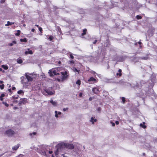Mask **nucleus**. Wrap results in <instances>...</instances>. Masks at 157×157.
I'll return each instance as SVG.
<instances>
[{
    "label": "nucleus",
    "mask_w": 157,
    "mask_h": 157,
    "mask_svg": "<svg viewBox=\"0 0 157 157\" xmlns=\"http://www.w3.org/2000/svg\"><path fill=\"white\" fill-rule=\"evenodd\" d=\"M58 146L62 148L66 147L67 148L72 149L74 148V146L73 144H70L63 142L60 143L58 144Z\"/></svg>",
    "instance_id": "1"
},
{
    "label": "nucleus",
    "mask_w": 157,
    "mask_h": 157,
    "mask_svg": "<svg viewBox=\"0 0 157 157\" xmlns=\"http://www.w3.org/2000/svg\"><path fill=\"white\" fill-rule=\"evenodd\" d=\"M60 78H57V80L58 81H63L64 80H66L68 77L69 75L68 74L67 72V71L64 72H61Z\"/></svg>",
    "instance_id": "2"
},
{
    "label": "nucleus",
    "mask_w": 157,
    "mask_h": 157,
    "mask_svg": "<svg viewBox=\"0 0 157 157\" xmlns=\"http://www.w3.org/2000/svg\"><path fill=\"white\" fill-rule=\"evenodd\" d=\"M15 132L12 129H9L5 132V134L9 137H12L15 134Z\"/></svg>",
    "instance_id": "3"
},
{
    "label": "nucleus",
    "mask_w": 157,
    "mask_h": 157,
    "mask_svg": "<svg viewBox=\"0 0 157 157\" xmlns=\"http://www.w3.org/2000/svg\"><path fill=\"white\" fill-rule=\"evenodd\" d=\"M50 76L51 77L53 76L54 75H59L60 74L58 72V71L57 70H54L52 71L49 70Z\"/></svg>",
    "instance_id": "4"
},
{
    "label": "nucleus",
    "mask_w": 157,
    "mask_h": 157,
    "mask_svg": "<svg viewBox=\"0 0 157 157\" xmlns=\"http://www.w3.org/2000/svg\"><path fill=\"white\" fill-rule=\"evenodd\" d=\"M27 100L26 98H21L20 100L18 105H20L22 104H24L27 102Z\"/></svg>",
    "instance_id": "5"
},
{
    "label": "nucleus",
    "mask_w": 157,
    "mask_h": 157,
    "mask_svg": "<svg viewBox=\"0 0 157 157\" xmlns=\"http://www.w3.org/2000/svg\"><path fill=\"white\" fill-rule=\"evenodd\" d=\"M93 92L95 94H98L100 92L99 90L96 87H94L92 89Z\"/></svg>",
    "instance_id": "6"
},
{
    "label": "nucleus",
    "mask_w": 157,
    "mask_h": 157,
    "mask_svg": "<svg viewBox=\"0 0 157 157\" xmlns=\"http://www.w3.org/2000/svg\"><path fill=\"white\" fill-rule=\"evenodd\" d=\"M45 91L46 92V93H47L48 94L52 95L53 94L55 93V91H51L48 89H46L45 90Z\"/></svg>",
    "instance_id": "7"
},
{
    "label": "nucleus",
    "mask_w": 157,
    "mask_h": 157,
    "mask_svg": "<svg viewBox=\"0 0 157 157\" xmlns=\"http://www.w3.org/2000/svg\"><path fill=\"white\" fill-rule=\"evenodd\" d=\"M88 81L89 82L92 81L93 82L95 83H96L97 82L96 79L93 77H90V78L88 80Z\"/></svg>",
    "instance_id": "8"
},
{
    "label": "nucleus",
    "mask_w": 157,
    "mask_h": 157,
    "mask_svg": "<svg viewBox=\"0 0 157 157\" xmlns=\"http://www.w3.org/2000/svg\"><path fill=\"white\" fill-rule=\"evenodd\" d=\"M25 77L27 79V80H28V81L29 82V81H31L33 80V78L30 76L29 75H27V74L25 75Z\"/></svg>",
    "instance_id": "9"
},
{
    "label": "nucleus",
    "mask_w": 157,
    "mask_h": 157,
    "mask_svg": "<svg viewBox=\"0 0 157 157\" xmlns=\"http://www.w3.org/2000/svg\"><path fill=\"white\" fill-rule=\"evenodd\" d=\"M19 146L20 144H17L16 145L14 146L12 148V149L13 150H16L18 149Z\"/></svg>",
    "instance_id": "10"
},
{
    "label": "nucleus",
    "mask_w": 157,
    "mask_h": 157,
    "mask_svg": "<svg viewBox=\"0 0 157 157\" xmlns=\"http://www.w3.org/2000/svg\"><path fill=\"white\" fill-rule=\"evenodd\" d=\"M28 50H29V51H26L25 52V55H27L28 54H30L31 55L33 54V52L32 50H30L29 49H28Z\"/></svg>",
    "instance_id": "11"
},
{
    "label": "nucleus",
    "mask_w": 157,
    "mask_h": 157,
    "mask_svg": "<svg viewBox=\"0 0 157 157\" xmlns=\"http://www.w3.org/2000/svg\"><path fill=\"white\" fill-rule=\"evenodd\" d=\"M118 71L119 73H117L116 74V75L117 76H119V77H120L122 75V73H121L122 70L121 69H119Z\"/></svg>",
    "instance_id": "12"
},
{
    "label": "nucleus",
    "mask_w": 157,
    "mask_h": 157,
    "mask_svg": "<svg viewBox=\"0 0 157 157\" xmlns=\"http://www.w3.org/2000/svg\"><path fill=\"white\" fill-rule=\"evenodd\" d=\"M14 22H10V21H8L7 22V23L5 25L6 26H8L9 25H10L13 24H14Z\"/></svg>",
    "instance_id": "13"
},
{
    "label": "nucleus",
    "mask_w": 157,
    "mask_h": 157,
    "mask_svg": "<svg viewBox=\"0 0 157 157\" xmlns=\"http://www.w3.org/2000/svg\"><path fill=\"white\" fill-rule=\"evenodd\" d=\"M149 58L148 57V55H147L145 57H142L140 58V59H142L147 60Z\"/></svg>",
    "instance_id": "14"
},
{
    "label": "nucleus",
    "mask_w": 157,
    "mask_h": 157,
    "mask_svg": "<svg viewBox=\"0 0 157 157\" xmlns=\"http://www.w3.org/2000/svg\"><path fill=\"white\" fill-rule=\"evenodd\" d=\"M1 67L6 70H7L8 68V67L6 65H2Z\"/></svg>",
    "instance_id": "15"
},
{
    "label": "nucleus",
    "mask_w": 157,
    "mask_h": 157,
    "mask_svg": "<svg viewBox=\"0 0 157 157\" xmlns=\"http://www.w3.org/2000/svg\"><path fill=\"white\" fill-rule=\"evenodd\" d=\"M90 121L92 122V124H94V122H96L97 121V119H94L93 117H91Z\"/></svg>",
    "instance_id": "16"
},
{
    "label": "nucleus",
    "mask_w": 157,
    "mask_h": 157,
    "mask_svg": "<svg viewBox=\"0 0 157 157\" xmlns=\"http://www.w3.org/2000/svg\"><path fill=\"white\" fill-rule=\"evenodd\" d=\"M87 31V29H85L83 30L82 33L81 34V35L82 36H83L84 35H85L86 33V32Z\"/></svg>",
    "instance_id": "17"
},
{
    "label": "nucleus",
    "mask_w": 157,
    "mask_h": 157,
    "mask_svg": "<svg viewBox=\"0 0 157 157\" xmlns=\"http://www.w3.org/2000/svg\"><path fill=\"white\" fill-rule=\"evenodd\" d=\"M143 124H140V126L143 128H146V126L145 125V123L144 122H143Z\"/></svg>",
    "instance_id": "18"
},
{
    "label": "nucleus",
    "mask_w": 157,
    "mask_h": 157,
    "mask_svg": "<svg viewBox=\"0 0 157 157\" xmlns=\"http://www.w3.org/2000/svg\"><path fill=\"white\" fill-rule=\"evenodd\" d=\"M50 102L54 106H56L57 105V103L56 102L54 101L53 100H51Z\"/></svg>",
    "instance_id": "19"
},
{
    "label": "nucleus",
    "mask_w": 157,
    "mask_h": 157,
    "mask_svg": "<svg viewBox=\"0 0 157 157\" xmlns=\"http://www.w3.org/2000/svg\"><path fill=\"white\" fill-rule=\"evenodd\" d=\"M20 41L21 42H26L27 41V39L25 38L24 39H20Z\"/></svg>",
    "instance_id": "20"
},
{
    "label": "nucleus",
    "mask_w": 157,
    "mask_h": 157,
    "mask_svg": "<svg viewBox=\"0 0 157 157\" xmlns=\"http://www.w3.org/2000/svg\"><path fill=\"white\" fill-rule=\"evenodd\" d=\"M106 50H103V53H102V55L103 56V57L104 58H105V55L106 54V53L105 52Z\"/></svg>",
    "instance_id": "21"
},
{
    "label": "nucleus",
    "mask_w": 157,
    "mask_h": 157,
    "mask_svg": "<svg viewBox=\"0 0 157 157\" xmlns=\"http://www.w3.org/2000/svg\"><path fill=\"white\" fill-rule=\"evenodd\" d=\"M17 63L19 64H21L22 63L23 61L21 59H17Z\"/></svg>",
    "instance_id": "22"
},
{
    "label": "nucleus",
    "mask_w": 157,
    "mask_h": 157,
    "mask_svg": "<svg viewBox=\"0 0 157 157\" xmlns=\"http://www.w3.org/2000/svg\"><path fill=\"white\" fill-rule=\"evenodd\" d=\"M4 96L5 94H2L0 96V100L1 101H2L3 99V97Z\"/></svg>",
    "instance_id": "23"
},
{
    "label": "nucleus",
    "mask_w": 157,
    "mask_h": 157,
    "mask_svg": "<svg viewBox=\"0 0 157 157\" xmlns=\"http://www.w3.org/2000/svg\"><path fill=\"white\" fill-rule=\"evenodd\" d=\"M17 93L18 94H20L24 93V91L22 90H20L17 91Z\"/></svg>",
    "instance_id": "24"
},
{
    "label": "nucleus",
    "mask_w": 157,
    "mask_h": 157,
    "mask_svg": "<svg viewBox=\"0 0 157 157\" xmlns=\"http://www.w3.org/2000/svg\"><path fill=\"white\" fill-rule=\"evenodd\" d=\"M76 83L79 86L81 84V81L79 79L76 82Z\"/></svg>",
    "instance_id": "25"
},
{
    "label": "nucleus",
    "mask_w": 157,
    "mask_h": 157,
    "mask_svg": "<svg viewBox=\"0 0 157 157\" xmlns=\"http://www.w3.org/2000/svg\"><path fill=\"white\" fill-rule=\"evenodd\" d=\"M21 31L19 30L17 31V32L15 33V35L17 36H19L20 33Z\"/></svg>",
    "instance_id": "26"
},
{
    "label": "nucleus",
    "mask_w": 157,
    "mask_h": 157,
    "mask_svg": "<svg viewBox=\"0 0 157 157\" xmlns=\"http://www.w3.org/2000/svg\"><path fill=\"white\" fill-rule=\"evenodd\" d=\"M136 18L138 19H142V17L141 16L139 15H137L136 16Z\"/></svg>",
    "instance_id": "27"
},
{
    "label": "nucleus",
    "mask_w": 157,
    "mask_h": 157,
    "mask_svg": "<svg viewBox=\"0 0 157 157\" xmlns=\"http://www.w3.org/2000/svg\"><path fill=\"white\" fill-rule=\"evenodd\" d=\"M73 71L75 72H77L78 74L79 73L80 70H78L77 68H75L73 70Z\"/></svg>",
    "instance_id": "28"
},
{
    "label": "nucleus",
    "mask_w": 157,
    "mask_h": 157,
    "mask_svg": "<svg viewBox=\"0 0 157 157\" xmlns=\"http://www.w3.org/2000/svg\"><path fill=\"white\" fill-rule=\"evenodd\" d=\"M121 99L122 100L123 103L124 104L125 101V98L124 97H122V98Z\"/></svg>",
    "instance_id": "29"
},
{
    "label": "nucleus",
    "mask_w": 157,
    "mask_h": 157,
    "mask_svg": "<svg viewBox=\"0 0 157 157\" xmlns=\"http://www.w3.org/2000/svg\"><path fill=\"white\" fill-rule=\"evenodd\" d=\"M39 31L40 32V33H43V30L42 29L41 27H40L38 28Z\"/></svg>",
    "instance_id": "30"
},
{
    "label": "nucleus",
    "mask_w": 157,
    "mask_h": 157,
    "mask_svg": "<svg viewBox=\"0 0 157 157\" xmlns=\"http://www.w3.org/2000/svg\"><path fill=\"white\" fill-rule=\"evenodd\" d=\"M2 103L3 104H4L6 106V107H8L9 106V104H7V103H6V102H5L4 101H3L2 102Z\"/></svg>",
    "instance_id": "31"
},
{
    "label": "nucleus",
    "mask_w": 157,
    "mask_h": 157,
    "mask_svg": "<svg viewBox=\"0 0 157 157\" xmlns=\"http://www.w3.org/2000/svg\"><path fill=\"white\" fill-rule=\"evenodd\" d=\"M53 39V37L52 36H49V38H48V39L51 41Z\"/></svg>",
    "instance_id": "32"
},
{
    "label": "nucleus",
    "mask_w": 157,
    "mask_h": 157,
    "mask_svg": "<svg viewBox=\"0 0 157 157\" xmlns=\"http://www.w3.org/2000/svg\"><path fill=\"white\" fill-rule=\"evenodd\" d=\"M4 85L3 84L0 85V88L2 90L4 89Z\"/></svg>",
    "instance_id": "33"
},
{
    "label": "nucleus",
    "mask_w": 157,
    "mask_h": 157,
    "mask_svg": "<svg viewBox=\"0 0 157 157\" xmlns=\"http://www.w3.org/2000/svg\"><path fill=\"white\" fill-rule=\"evenodd\" d=\"M18 96L17 95L16 96H13L12 97V98L13 99H17L18 98Z\"/></svg>",
    "instance_id": "34"
},
{
    "label": "nucleus",
    "mask_w": 157,
    "mask_h": 157,
    "mask_svg": "<svg viewBox=\"0 0 157 157\" xmlns=\"http://www.w3.org/2000/svg\"><path fill=\"white\" fill-rule=\"evenodd\" d=\"M70 58L72 59H73L74 58V56H73L72 53H71L70 54Z\"/></svg>",
    "instance_id": "35"
},
{
    "label": "nucleus",
    "mask_w": 157,
    "mask_h": 157,
    "mask_svg": "<svg viewBox=\"0 0 157 157\" xmlns=\"http://www.w3.org/2000/svg\"><path fill=\"white\" fill-rule=\"evenodd\" d=\"M101 107H99L97 109V111L99 112H100L101 111Z\"/></svg>",
    "instance_id": "36"
},
{
    "label": "nucleus",
    "mask_w": 157,
    "mask_h": 157,
    "mask_svg": "<svg viewBox=\"0 0 157 157\" xmlns=\"http://www.w3.org/2000/svg\"><path fill=\"white\" fill-rule=\"evenodd\" d=\"M58 148L56 151V152H55V154H56V155H58Z\"/></svg>",
    "instance_id": "37"
},
{
    "label": "nucleus",
    "mask_w": 157,
    "mask_h": 157,
    "mask_svg": "<svg viewBox=\"0 0 157 157\" xmlns=\"http://www.w3.org/2000/svg\"><path fill=\"white\" fill-rule=\"evenodd\" d=\"M5 0H0V2L1 3H3L5 2Z\"/></svg>",
    "instance_id": "38"
},
{
    "label": "nucleus",
    "mask_w": 157,
    "mask_h": 157,
    "mask_svg": "<svg viewBox=\"0 0 157 157\" xmlns=\"http://www.w3.org/2000/svg\"><path fill=\"white\" fill-rule=\"evenodd\" d=\"M68 109V108H64L63 109V110L64 111H65L66 110H67Z\"/></svg>",
    "instance_id": "39"
},
{
    "label": "nucleus",
    "mask_w": 157,
    "mask_h": 157,
    "mask_svg": "<svg viewBox=\"0 0 157 157\" xmlns=\"http://www.w3.org/2000/svg\"><path fill=\"white\" fill-rule=\"evenodd\" d=\"M8 90L10 93H12V92L11 89H8Z\"/></svg>",
    "instance_id": "40"
},
{
    "label": "nucleus",
    "mask_w": 157,
    "mask_h": 157,
    "mask_svg": "<svg viewBox=\"0 0 157 157\" xmlns=\"http://www.w3.org/2000/svg\"><path fill=\"white\" fill-rule=\"evenodd\" d=\"M82 93H80L79 94V96L80 97H82Z\"/></svg>",
    "instance_id": "41"
},
{
    "label": "nucleus",
    "mask_w": 157,
    "mask_h": 157,
    "mask_svg": "<svg viewBox=\"0 0 157 157\" xmlns=\"http://www.w3.org/2000/svg\"><path fill=\"white\" fill-rule=\"evenodd\" d=\"M111 123L112 124L113 126H115V124L114 123L111 122Z\"/></svg>",
    "instance_id": "42"
},
{
    "label": "nucleus",
    "mask_w": 157,
    "mask_h": 157,
    "mask_svg": "<svg viewBox=\"0 0 157 157\" xmlns=\"http://www.w3.org/2000/svg\"><path fill=\"white\" fill-rule=\"evenodd\" d=\"M115 123L116 124H119V122L118 121H115Z\"/></svg>",
    "instance_id": "43"
},
{
    "label": "nucleus",
    "mask_w": 157,
    "mask_h": 157,
    "mask_svg": "<svg viewBox=\"0 0 157 157\" xmlns=\"http://www.w3.org/2000/svg\"><path fill=\"white\" fill-rule=\"evenodd\" d=\"M97 40H94V41L93 42V44H96V43H97Z\"/></svg>",
    "instance_id": "44"
},
{
    "label": "nucleus",
    "mask_w": 157,
    "mask_h": 157,
    "mask_svg": "<svg viewBox=\"0 0 157 157\" xmlns=\"http://www.w3.org/2000/svg\"><path fill=\"white\" fill-rule=\"evenodd\" d=\"M0 71H2L3 72H5V71L4 70H2V69L1 68H0Z\"/></svg>",
    "instance_id": "45"
},
{
    "label": "nucleus",
    "mask_w": 157,
    "mask_h": 157,
    "mask_svg": "<svg viewBox=\"0 0 157 157\" xmlns=\"http://www.w3.org/2000/svg\"><path fill=\"white\" fill-rule=\"evenodd\" d=\"M32 134H33L34 135H35L36 134V132H33V133H30V135H31Z\"/></svg>",
    "instance_id": "46"
},
{
    "label": "nucleus",
    "mask_w": 157,
    "mask_h": 157,
    "mask_svg": "<svg viewBox=\"0 0 157 157\" xmlns=\"http://www.w3.org/2000/svg\"><path fill=\"white\" fill-rule=\"evenodd\" d=\"M35 31V30L34 28H33L31 29V31L33 32H34Z\"/></svg>",
    "instance_id": "47"
},
{
    "label": "nucleus",
    "mask_w": 157,
    "mask_h": 157,
    "mask_svg": "<svg viewBox=\"0 0 157 157\" xmlns=\"http://www.w3.org/2000/svg\"><path fill=\"white\" fill-rule=\"evenodd\" d=\"M12 89L13 90H14L16 89V88L14 86H13L12 87Z\"/></svg>",
    "instance_id": "48"
},
{
    "label": "nucleus",
    "mask_w": 157,
    "mask_h": 157,
    "mask_svg": "<svg viewBox=\"0 0 157 157\" xmlns=\"http://www.w3.org/2000/svg\"><path fill=\"white\" fill-rule=\"evenodd\" d=\"M92 97H90V98H89V100L90 101H91L92 100Z\"/></svg>",
    "instance_id": "49"
},
{
    "label": "nucleus",
    "mask_w": 157,
    "mask_h": 157,
    "mask_svg": "<svg viewBox=\"0 0 157 157\" xmlns=\"http://www.w3.org/2000/svg\"><path fill=\"white\" fill-rule=\"evenodd\" d=\"M55 116L56 117H58V114L57 113L55 114Z\"/></svg>",
    "instance_id": "50"
},
{
    "label": "nucleus",
    "mask_w": 157,
    "mask_h": 157,
    "mask_svg": "<svg viewBox=\"0 0 157 157\" xmlns=\"http://www.w3.org/2000/svg\"><path fill=\"white\" fill-rule=\"evenodd\" d=\"M13 109H18V108L17 107H14L13 108Z\"/></svg>",
    "instance_id": "51"
},
{
    "label": "nucleus",
    "mask_w": 157,
    "mask_h": 157,
    "mask_svg": "<svg viewBox=\"0 0 157 157\" xmlns=\"http://www.w3.org/2000/svg\"><path fill=\"white\" fill-rule=\"evenodd\" d=\"M91 73L94 74L96 73V72L94 71H92Z\"/></svg>",
    "instance_id": "52"
},
{
    "label": "nucleus",
    "mask_w": 157,
    "mask_h": 157,
    "mask_svg": "<svg viewBox=\"0 0 157 157\" xmlns=\"http://www.w3.org/2000/svg\"><path fill=\"white\" fill-rule=\"evenodd\" d=\"M35 25V26H36L37 27H38V28H39V27H40L38 25H37V24H36Z\"/></svg>",
    "instance_id": "53"
},
{
    "label": "nucleus",
    "mask_w": 157,
    "mask_h": 157,
    "mask_svg": "<svg viewBox=\"0 0 157 157\" xmlns=\"http://www.w3.org/2000/svg\"><path fill=\"white\" fill-rule=\"evenodd\" d=\"M53 152L52 151H49V153L50 154H51Z\"/></svg>",
    "instance_id": "54"
},
{
    "label": "nucleus",
    "mask_w": 157,
    "mask_h": 157,
    "mask_svg": "<svg viewBox=\"0 0 157 157\" xmlns=\"http://www.w3.org/2000/svg\"><path fill=\"white\" fill-rule=\"evenodd\" d=\"M138 44H142V43L140 42V41H139L138 42Z\"/></svg>",
    "instance_id": "55"
},
{
    "label": "nucleus",
    "mask_w": 157,
    "mask_h": 157,
    "mask_svg": "<svg viewBox=\"0 0 157 157\" xmlns=\"http://www.w3.org/2000/svg\"><path fill=\"white\" fill-rule=\"evenodd\" d=\"M13 44H16V42L15 41H13Z\"/></svg>",
    "instance_id": "56"
},
{
    "label": "nucleus",
    "mask_w": 157,
    "mask_h": 157,
    "mask_svg": "<svg viewBox=\"0 0 157 157\" xmlns=\"http://www.w3.org/2000/svg\"><path fill=\"white\" fill-rule=\"evenodd\" d=\"M70 62L71 63H74V62L73 60H71L70 61Z\"/></svg>",
    "instance_id": "57"
},
{
    "label": "nucleus",
    "mask_w": 157,
    "mask_h": 157,
    "mask_svg": "<svg viewBox=\"0 0 157 157\" xmlns=\"http://www.w3.org/2000/svg\"><path fill=\"white\" fill-rule=\"evenodd\" d=\"M9 45L10 46H12L13 45V43H10L9 44Z\"/></svg>",
    "instance_id": "58"
},
{
    "label": "nucleus",
    "mask_w": 157,
    "mask_h": 157,
    "mask_svg": "<svg viewBox=\"0 0 157 157\" xmlns=\"http://www.w3.org/2000/svg\"><path fill=\"white\" fill-rule=\"evenodd\" d=\"M61 114V112H59L58 113V114H59V115H60Z\"/></svg>",
    "instance_id": "59"
},
{
    "label": "nucleus",
    "mask_w": 157,
    "mask_h": 157,
    "mask_svg": "<svg viewBox=\"0 0 157 157\" xmlns=\"http://www.w3.org/2000/svg\"><path fill=\"white\" fill-rule=\"evenodd\" d=\"M3 82L2 81H0V83H3Z\"/></svg>",
    "instance_id": "60"
},
{
    "label": "nucleus",
    "mask_w": 157,
    "mask_h": 157,
    "mask_svg": "<svg viewBox=\"0 0 157 157\" xmlns=\"http://www.w3.org/2000/svg\"><path fill=\"white\" fill-rule=\"evenodd\" d=\"M57 113V111H55V113L56 114V113Z\"/></svg>",
    "instance_id": "61"
},
{
    "label": "nucleus",
    "mask_w": 157,
    "mask_h": 157,
    "mask_svg": "<svg viewBox=\"0 0 157 157\" xmlns=\"http://www.w3.org/2000/svg\"><path fill=\"white\" fill-rule=\"evenodd\" d=\"M59 63H61V62H60V61H59Z\"/></svg>",
    "instance_id": "62"
},
{
    "label": "nucleus",
    "mask_w": 157,
    "mask_h": 157,
    "mask_svg": "<svg viewBox=\"0 0 157 157\" xmlns=\"http://www.w3.org/2000/svg\"><path fill=\"white\" fill-rule=\"evenodd\" d=\"M143 155H145V153H143Z\"/></svg>",
    "instance_id": "63"
}]
</instances>
